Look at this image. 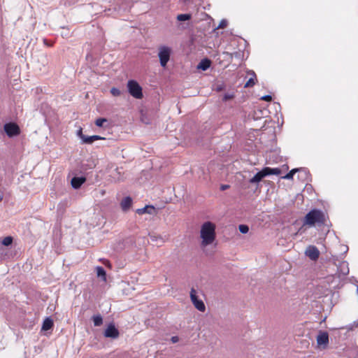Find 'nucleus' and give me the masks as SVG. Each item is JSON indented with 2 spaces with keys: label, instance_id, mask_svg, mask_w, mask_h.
Returning <instances> with one entry per match:
<instances>
[{
  "label": "nucleus",
  "instance_id": "1a4fd4ad",
  "mask_svg": "<svg viewBox=\"0 0 358 358\" xmlns=\"http://www.w3.org/2000/svg\"><path fill=\"white\" fill-rule=\"evenodd\" d=\"M305 253L313 261H316L320 256V251L315 245H309Z\"/></svg>",
  "mask_w": 358,
  "mask_h": 358
},
{
  "label": "nucleus",
  "instance_id": "f3484780",
  "mask_svg": "<svg viewBox=\"0 0 358 358\" xmlns=\"http://www.w3.org/2000/svg\"><path fill=\"white\" fill-rule=\"evenodd\" d=\"M53 321L50 317H47L43 323L42 325V330L43 331H48L51 329L53 327Z\"/></svg>",
  "mask_w": 358,
  "mask_h": 358
},
{
  "label": "nucleus",
  "instance_id": "c756f323",
  "mask_svg": "<svg viewBox=\"0 0 358 358\" xmlns=\"http://www.w3.org/2000/svg\"><path fill=\"white\" fill-rule=\"evenodd\" d=\"M261 99L266 101H271L272 100V96L271 95H266L262 96Z\"/></svg>",
  "mask_w": 358,
  "mask_h": 358
},
{
  "label": "nucleus",
  "instance_id": "4be33fe9",
  "mask_svg": "<svg viewBox=\"0 0 358 358\" xmlns=\"http://www.w3.org/2000/svg\"><path fill=\"white\" fill-rule=\"evenodd\" d=\"M92 320L95 327H99L103 323V318L100 315L93 316Z\"/></svg>",
  "mask_w": 358,
  "mask_h": 358
},
{
  "label": "nucleus",
  "instance_id": "9d476101",
  "mask_svg": "<svg viewBox=\"0 0 358 358\" xmlns=\"http://www.w3.org/2000/svg\"><path fill=\"white\" fill-rule=\"evenodd\" d=\"M317 343L319 346L323 345V348H325L329 344V334L327 331L319 332L317 336Z\"/></svg>",
  "mask_w": 358,
  "mask_h": 358
},
{
  "label": "nucleus",
  "instance_id": "f03ea898",
  "mask_svg": "<svg viewBox=\"0 0 358 358\" xmlns=\"http://www.w3.org/2000/svg\"><path fill=\"white\" fill-rule=\"evenodd\" d=\"M325 222L324 213L318 209H313L306 214L303 220V225L314 226L315 224H323Z\"/></svg>",
  "mask_w": 358,
  "mask_h": 358
},
{
  "label": "nucleus",
  "instance_id": "cd10ccee",
  "mask_svg": "<svg viewBox=\"0 0 358 358\" xmlns=\"http://www.w3.org/2000/svg\"><path fill=\"white\" fill-rule=\"evenodd\" d=\"M234 94L226 93V94H224L222 100L224 101H229V100H231V99H234Z\"/></svg>",
  "mask_w": 358,
  "mask_h": 358
},
{
  "label": "nucleus",
  "instance_id": "20e7f679",
  "mask_svg": "<svg viewBox=\"0 0 358 358\" xmlns=\"http://www.w3.org/2000/svg\"><path fill=\"white\" fill-rule=\"evenodd\" d=\"M127 87L129 94L136 99H141L143 97L142 87L134 80H130L127 83Z\"/></svg>",
  "mask_w": 358,
  "mask_h": 358
},
{
  "label": "nucleus",
  "instance_id": "2f4dec72",
  "mask_svg": "<svg viewBox=\"0 0 358 358\" xmlns=\"http://www.w3.org/2000/svg\"><path fill=\"white\" fill-rule=\"evenodd\" d=\"M171 341L173 343H176L179 341V338L177 336H172Z\"/></svg>",
  "mask_w": 358,
  "mask_h": 358
},
{
  "label": "nucleus",
  "instance_id": "473e14b6",
  "mask_svg": "<svg viewBox=\"0 0 358 358\" xmlns=\"http://www.w3.org/2000/svg\"><path fill=\"white\" fill-rule=\"evenodd\" d=\"M229 187V186L227 185H221L220 189H221V190L224 191V190L228 189Z\"/></svg>",
  "mask_w": 358,
  "mask_h": 358
},
{
  "label": "nucleus",
  "instance_id": "6e6552de",
  "mask_svg": "<svg viewBox=\"0 0 358 358\" xmlns=\"http://www.w3.org/2000/svg\"><path fill=\"white\" fill-rule=\"evenodd\" d=\"M104 336L106 338H117L119 336V331L115 324L110 323L104 331Z\"/></svg>",
  "mask_w": 358,
  "mask_h": 358
},
{
  "label": "nucleus",
  "instance_id": "0eeeda50",
  "mask_svg": "<svg viewBox=\"0 0 358 358\" xmlns=\"http://www.w3.org/2000/svg\"><path fill=\"white\" fill-rule=\"evenodd\" d=\"M77 134L80 137V138H81L83 143L85 144H92V143H94V141L96 140L103 139V138L97 135L86 136L83 134L81 128L78 131Z\"/></svg>",
  "mask_w": 358,
  "mask_h": 358
},
{
  "label": "nucleus",
  "instance_id": "f704fd0d",
  "mask_svg": "<svg viewBox=\"0 0 358 358\" xmlns=\"http://www.w3.org/2000/svg\"><path fill=\"white\" fill-rule=\"evenodd\" d=\"M354 326H355V327L358 326V321L354 322Z\"/></svg>",
  "mask_w": 358,
  "mask_h": 358
},
{
  "label": "nucleus",
  "instance_id": "a878e982",
  "mask_svg": "<svg viewBox=\"0 0 358 358\" xmlns=\"http://www.w3.org/2000/svg\"><path fill=\"white\" fill-rule=\"evenodd\" d=\"M110 93L114 96H119L121 95V91L116 87H112L110 89Z\"/></svg>",
  "mask_w": 358,
  "mask_h": 358
},
{
  "label": "nucleus",
  "instance_id": "c9c22d12",
  "mask_svg": "<svg viewBox=\"0 0 358 358\" xmlns=\"http://www.w3.org/2000/svg\"><path fill=\"white\" fill-rule=\"evenodd\" d=\"M3 199V196L2 195H0V201H1Z\"/></svg>",
  "mask_w": 358,
  "mask_h": 358
},
{
  "label": "nucleus",
  "instance_id": "7ed1b4c3",
  "mask_svg": "<svg viewBox=\"0 0 358 358\" xmlns=\"http://www.w3.org/2000/svg\"><path fill=\"white\" fill-rule=\"evenodd\" d=\"M171 54V48L166 46L161 45L158 48V57L162 67L165 68L170 60Z\"/></svg>",
  "mask_w": 358,
  "mask_h": 358
},
{
  "label": "nucleus",
  "instance_id": "f8f14e48",
  "mask_svg": "<svg viewBox=\"0 0 358 358\" xmlns=\"http://www.w3.org/2000/svg\"><path fill=\"white\" fill-rule=\"evenodd\" d=\"M267 176V173H266L264 168L257 172L252 178L250 180V183H257L260 182L264 177Z\"/></svg>",
  "mask_w": 358,
  "mask_h": 358
},
{
  "label": "nucleus",
  "instance_id": "4468645a",
  "mask_svg": "<svg viewBox=\"0 0 358 358\" xmlns=\"http://www.w3.org/2000/svg\"><path fill=\"white\" fill-rule=\"evenodd\" d=\"M85 177H73L71 179V185L74 189H78L85 182Z\"/></svg>",
  "mask_w": 358,
  "mask_h": 358
},
{
  "label": "nucleus",
  "instance_id": "423d86ee",
  "mask_svg": "<svg viewBox=\"0 0 358 358\" xmlns=\"http://www.w3.org/2000/svg\"><path fill=\"white\" fill-rule=\"evenodd\" d=\"M190 298L194 307L199 311L203 312L206 310V306L202 300L199 299L196 294V291L192 288L190 292Z\"/></svg>",
  "mask_w": 358,
  "mask_h": 358
},
{
  "label": "nucleus",
  "instance_id": "dca6fc26",
  "mask_svg": "<svg viewBox=\"0 0 358 358\" xmlns=\"http://www.w3.org/2000/svg\"><path fill=\"white\" fill-rule=\"evenodd\" d=\"M248 74L251 75V77L248 79L246 83L244 85L245 88L253 87L257 80L256 74L254 71H250L248 72Z\"/></svg>",
  "mask_w": 358,
  "mask_h": 358
},
{
  "label": "nucleus",
  "instance_id": "aec40b11",
  "mask_svg": "<svg viewBox=\"0 0 358 358\" xmlns=\"http://www.w3.org/2000/svg\"><path fill=\"white\" fill-rule=\"evenodd\" d=\"M96 275L98 277H101L103 280H106V273L104 268L101 266L96 267Z\"/></svg>",
  "mask_w": 358,
  "mask_h": 358
},
{
  "label": "nucleus",
  "instance_id": "5701e85b",
  "mask_svg": "<svg viewBox=\"0 0 358 358\" xmlns=\"http://www.w3.org/2000/svg\"><path fill=\"white\" fill-rule=\"evenodd\" d=\"M191 18L190 14H180L177 16V20L179 21H186Z\"/></svg>",
  "mask_w": 358,
  "mask_h": 358
},
{
  "label": "nucleus",
  "instance_id": "bb28decb",
  "mask_svg": "<svg viewBox=\"0 0 358 358\" xmlns=\"http://www.w3.org/2000/svg\"><path fill=\"white\" fill-rule=\"evenodd\" d=\"M238 229L242 234H246L249 231V227L246 224H240Z\"/></svg>",
  "mask_w": 358,
  "mask_h": 358
},
{
  "label": "nucleus",
  "instance_id": "9b49d317",
  "mask_svg": "<svg viewBox=\"0 0 358 358\" xmlns=\"http://www.w3.org/2000/svg\"><path fill=\"white\" fill-rule=\"evenodd\" d=\"M136 212L138 215H143L145 213H148L150 215H155L157 213L155 208L151 205H148L142 208H138L136 210Z\"/></svg>",
  "mask_w": 358,
  "mask_h": 358
},
{
  "label": "nucleus",
  "instance_id": "7c9ffc66",
  "mask_svg": "<svg viewBox=\"0 0 358 358\" xmlns=\"http://www.w3.org/2000/svg\"><path fill=\"white\" fill-rule=\"evenodd\" d=\"M309 172L308 171L307 175H305L304 173H301L299 174V177L301 178L302 180H307V178L308 176Z\"/></svg>",
  "mask_w": 358,
  "mask_h": 358
},
{
  "label": "nucleus",
  "instance_id": "c85d7f7f",
  "mask_svg": "<svg viewBox=\"0 0 358 358\" xmlns=\"http://www.w3.org/2000/svg\"><path fill=\"white\" fill-rule=\"evenodd\" d=\"M227 21L225 20H222L220 22V24H219L217 28L224 29V28H225L227 27Z\"/></svg>",
  "mask_w": 358,
  "mask_h": 358
},
{
  "label": "nucleus",
  "instance_id": "b1692460",
  "mask_svg": "<svg viewBox=\"0 0 358 358\" xmlns=\"http://www.w3.org/2000/svg\"><path fill=\"white\" fill-rule=\"evenodd\" d=\"M13 243V238L11 236H6L2 241V244L5 246H9Z\"/></svg>",
  "mask_w": 358,
  "mask_h": 358
},
{
  "label": "nucleus",
  "instance_id": "39448f33",
  "mask_svg": "<svg viewBox=\"0 0 358 358\" xmlns=\"http://www.w3.org/2000/svg\"><path fill=\"white\" fill-rule=\"evenodd\" d=\"M4 131L8 137H14L20 134V129L19 126L14 122H9L4 124Z\"/></svg>",
  "mask_w": 358,
  "mask_h": 358
},
{
  "label": "nucleus",
  "instance_id": "f257e3e1",
  "mask_svg": "<svg viewBox=\"0 0 358 358\" xmlns=\"http://www.w3.org/2000/svg\"><path fill=\"white\" fill-rule=\"evenodd\" d=\"M201 238L202 245L206 246L211 244L215 238V225L211 222H204L201 227Z\"/></svg>",
  "mask_w": 358,
  "mask_h": 358
},
{
  "label": "nucleus",
  "instance_id": "412c9836",
  "mask_svg": "<svg viewBox=\"0 0 358 358\" xmlns=\"http://www.w3.org/2000/svg\"><path fill=\"white\" fill-rule=\"evenodd\" d=\"M149 237L152 242H157L159 241L162 243H164V241L160 235L152 233L149 234Z\"/></svg>",
  "mask_w": 358,
  "mask_h": 358
},
{
  "label": "nucleus",
  "instance_id": "a211bd4d",
  "mask_svg": "<svg viewBox=\"0 0 358 358\" xmlns=\"http://www.w3.org/2000/svg\"><path fill=\"white\" fill-rule=\"evenodd\" d=\"M210 61L208 59H202L198 64V69L203 71L207 70L210 66Z\"/></svg>",
  "mask_w": 358,
  "mask_h": 358
},
{
  "label": "nucleus",
  "instance_id": "72a5a7b5",
  "mask_svg": "<svg viewBox=\"0 0 358 358\" xmlns=\"http://www.w3.org/2000/svg\"><path fill=\"white\" fill-rule=\"evenodd\" d=\"M103 264H104L105 265H106V266H107V265H110V262H109V261H108V260H107V259H105V260H104Z\"/></svg>",
  "mask_w": 358,
  "mask_h": 358
},
{
  "label": "nucleus",
  "instance_id": "2eb2a0df",
  "mask_svg": "<svg viewBox=\"0 0 358 358\" xmlns=\"http://www.w3.org/2000/svg\"><path fill=\"white\" fill-rule=\"evenodd\" d=\"M131 204L132 199L130 196H127L124 198L120 203L121 208L124 211H127V210H129L131 206Z\"/></svg>",
  "mask_w": 358,
  "mask_h": 358
},
{
  "label": "nucleus",
  "instance_id": "6ab92c4d",
  "mask_svg": "<svg viewBox=\"0 0 358 358\" xmlns=\"http://www.w3.org/2000/svg\"><path fill=\"white\" fill-rule=\"evenodd\" d=\"M264 169H265L266 173H267V176H269V175L278 176L281 173V170L278 168L265 167Z\"/></svg>",
  "mask_w": 358,
  "mask_h": 358
},
{
  "label": "nucleus",
  "instance_id": "ddd939ff",
  "mask_svg": "<svg viewBox=\"0 0 358 358\" xmlns=\"http://www.w3.org/2000/svg\"><path fill=\"white\" fill-rule=\"evenodd\" d=\"M296 172H299L300 173H304L305 175H307L308 173V170L305 168H300V169H294L292 170H291L289 173H287L284 177L283 178L285 179H287V180H291L294 177V175L296 173Z\"/></svg>",
  "mask_w": 358,
  "mask_h": 358
},
{
  "label": "nucleus",
  "instance_id": "393cba45",
  "mask_svg": "<svg viewBox=\"0 0 358 358\" xmlns=\"http://www.w3.org/2000/svg\"><path fill=\"white\" fill-rule=\"evenodd\" d=\"M107 120L106 118H98L95 121V124L97 127H101L103 126V123L106 122Z\"/></svg>",
  "mask_w": 358,
  "mask_h": 358
}]
</instances>
